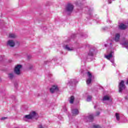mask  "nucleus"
I'll return each mask as SVG.
<instances>
[{
	"label": "nucleus",
	"mask_w": 128,
	"mask_h": 128,
	"mask_svg": "<svg viewBox=\"0 0 128 128\" xmlns=\"http://www.w3.org/2000/svg\"><path fill=\"white\" fill-rule=\"evenodd\" d=\"M74 5L72 4H68L65 8V12L66 14H72V11L74 10Z\"/></svg>",
	"instance_id": "nucleus-1"
},
{
	"label": "nucleus",
	"mask_w": 128,
	"mask_h": 128,
	"mask_svg": "<svg viewBox=\"0 0 128 128\" xmlns=\"http://www.w3.org/2000/svg\"><path fill=\"white\" fill-rule=\"evenodd\" d=\"M22 66L20 64H18L16 65L14 69V72L16 74H17V76H20V74H22Z\"/></svg>",
	"instance_id": "nucleus-2"
},
{
	"label": "nucleus",
	"mask_w": 128,
	"mask_h": 128,
	"mask_svg": "<svg viewBox=\"0 0 128 128\" xmlns=\"http://www.w3.org/2000/svg\"><path fill=\"white\" fill-rule=\"evenodd\" d=\"M36 116V112H32L29 114L26 115L24 116V120H32V118H34Z\"/></svg>",
	"instance_id": "nucleus-3"
},
{
	"label": "nucleus",
	"mask_w": 128,
	"mask_h": 128,
	"mask_svg": "<svg viewBox=\"0 0 128 128\" xmlns=\"http://www.w3.org/2000/svg\"><path fill=\"white\" fill-rule=\"evenodd\" d=\"M125 88L126 86L124 85V80H122L119 84V92H122Z\"/></svg>",
	"instance_id": "nucleus-4"
},
{
	"label": "nucleus",
	"mask_w": 128,
	"mask_h": 128,
	"mask_svg": "<svg viewBox=\"0 0 128 128\" xmlns=\"http://www.w3.org/2000/svg\"><path fill=\"white\" fill-rule=\"evenodd\" d=\"M114 52L110 51L109 53L108 52V54L105 55V58H107V60H110V62L114 64V60H110V58H112V54Z\"/></svg>",
	"instance_id": "nucleus-5"
},
{
	"label": "nucleus",
	"mask_w": 128,
	"mask_h": 128,
	"mask_svg": "<svg viewBox=\"0 0 128 128\" xmlns=\"http://www.w3.org/2000/svg\"><path fill=\"white\" fill-rule=\"evenodd\" d=\"M88 78L87 79L86 82L87 84H90V82H92V76L90 72H88L87 73Z\"/></svg>",
	"instance_id": "nucleus-6"
},
{
	"label": "nucleus",
	"mask_w": 128,
	"mask_h": 128,
	"mask_svg": "<svg viewBox=\"0 0 128 128\" xmlns=\"http://www.w3.org/2000/svg\"><path fill=\"white\" fill-rule=\"evenodd\" d=\"M7 46H10V48H14V46H16V42L14 40H8L7 42Z\"/></svg>",
	"instance_id": "nucleus-7"
},
{
	"label": "nucleus",
	"mask_w": 128,
	"mask_h": 128,
	"mask_svg": "<svg viewBox=\"0 0 128 128\" xmlns=\"http://www.w3.org/2000/svg\"><path fill=\"white\" fill-rule=\"evenodd\" d=\"M58 86H52L50 88V92L52 94H54V92H58Z\"/></svg>",
	"instance_id": "nucleus-8"
},
{
	"label": "nucleus",
	"mask_w": 128,
	"mask_h": 128,
	"mask_svg": "<svg viewBox=\"0 0 128 128\" xmlns=\"http://www.w3.org/2000/svg\"><path fill=\"white\" fill-rule=\"evenodd\" d=\"M8 38H18V35L14 33H10L8 34Z\"/></svg>",
	"instance_id": "nucleus-9"
},
{
	"label": "nucleus",
	"mask_w": 128,
	"mask_h": 128,
	"mask_svg": "<svg viewBox=\"0 0 128 128\" xmlns=\"http://www.w3.org/2000/svg\"><path fill=\"white\" fill-rule=\"evenodd\" d=\"M102 100L106 101V100H110V102H112V100L110 96H104Z\"/></svg>",
	"instance_id": "nucleus-10"
},
{
	"label": "nucleus",
	"mask_w": 128,
	"mask_h": 128,
	"mask_svg": "<svg viewBox=\"0 0 128 128\" xmlns=\"http://www.w3.org/2000/svg\"><path fill=\"white\" fill-rule=\"evenodd\" d=\"M65 50H68L69 52H72V50H74V48L70 47L68 45H66L65 46Z\"/></svg>",
	"instance_id": "nucleus-11"
},
{
	"label": "nucleus",
	"mask_w": 128,
	"mask_h": 128,
	"mask_svg": "<svg viewBox=\"0 0 128 128\" xmlns=\"http://www.w3.org/2000/svg\"><path fill=\"white\" fill-rule=\"evenodd\" d=\"M72 113L73 116H76V114H78V110L77 109H74L72 110Z\"/></svg>",
	"instance_id": "nucleus-12"
},
{
	"label": "nucleus",
	"mask_w": 128,
	"mask_h": 128,
	"mask_svg": "<svg viewBox=\"0 0 128 128\" xmlns=\"http://www.w3.org/2000/svg\"><path fill=\"white\" fill-rule=\"evenodd\" d=\"M94 50H90L88 54V56H94Z\"/></svg>",
	"instance_id": "nucleus-13"
},
{
	"label": "nucleus",
	"mask_w": 128,
	"mask_h": 128,
	"mask_svg": "<svg viewBox=\"0 0 128 128\" xmlns=\"http://www.w3.org/2000/svg\"><path fill=\"white\" fill-rule=\"evenodd\" d=\"M120 34H116L115 36L114 40L115 42H118L120 40Z\"/></svg>",
	"instance_id": "nucleus-14"
},
{
	"label": "nucleus",
	"mask_w": 128,
	"mask_h": 128,
	"mask_svg": "<svg viewBox=\"0 0 128 128\" xmlns=\"http://www.w3.org/2000/svg\"><path fill=\"white\" fill-rule=\"evenodd\" d=\"M119 28L120 30H126V26L124 24H120L119 26Z\"/></svg>",
	"instance_id": "nucleus-15"
},
{
	"label": "nucleus",
	"mask_w": 128,
	"mask_h": 128,
	"mask_svg": "<svg viewBox=\"0 0 128 128\" xmlns=\"http://www.w3.org/2000/svg\"><path fill=\"white\" fill-rule=\"evenodd\" d=\"M74 96H72L70 98V104H74Z\"/></svg>",
	"instance_id": "nucleus-16"
},
{
	"label": "nucleus",
	"mask_w": 128,
	"mask_h": 128,
	"mask_svg": "<svg viewBox=\"0 0 128 128\" xmlns=\"http://www.w3.org/2000/svg\"><path fill=\"white\" fill-rule=\"evenodd\" d=\"M14 73H10L9 74H8V77L9 78H10V80L14 78Z\"/></svg>",
	"instance_id": "nucleus-17"
},
{
	"label": "nucleus",
	"mask_w": 128,
	"mask_h": 128,
	"mask_svg": "<svg viewBox=\"0 0 128 128\" xmlns=\"http://www.w3.org/2000/svg\"><path fill=\"white\" fill-rule=\"evenodd\" d=\"M122 44H123V46H126V48H128V41L125 42Z\"/></svg>",
	"instance_id": "nucleus-18"
},
{
	"label": "nucleus",
	"mask_w": 128,
	"mask_h": 128,
	"mask_svg": "<svg viewBox=\"0 0 128 128\" xmlns=\"http://www.w3.org/2000/svg\"><path fill=\"white\" fill-rule=\"evenodd\" d=\"M92 97L90 96H88L87 97L86 101L87 102H90L92 100Z\"/></svg>",
	"instance_id": "nucleus-19"
},
{
	"label": "nucleus",
	"mask_w": 128,
	"mask_h": 128,
	"mask_svg": "<svg viewBox=\"0 0 128 128\" xmlns=\"http://www.w3.org/2000/svg\"><path fill=\"white\" fill-rule=\"evenodd\" d=\"M88 120L90 122H92V120H94V116L90 115L88 117Z\"/></svg>",
	"instance_id": "nucleus-20"
},
{
	"label": "nucleus",
	"mask_w": 128,
	"mask_h": 128,
	"mask_svg": "<svg viewBox=\"0 0 128 128\" xmlns=\"http://www.w3.org/2000/svg\"><path fill=\"white\" fill-rule=\"evenodd\" d=\"M116 120H120V114L118 113L116 114Z\"/></svg>",
	"instance_id": "nucleus-21"
},
{
	"label": "nucleus",
	"mask_w": 128,
	"mask_h": 128,
	"mask_svg": "<svg viewBox=\"0 0 128 128\" xmlns=\"http://www.w3.org/2000/svg\"><path fill=\"white\" fill-rule=\"evenodd\" d=\"M92 128H102V127L98 125H94Z\"/></svg>",
	"instance_id": "nucleus-22"
},
{
	"label": "nucleus",
	"mask_w": 128,
	"mask_h": 128,
	"mask_svg": "<svg viewBox=\"0 0 128 128\" xmlns=\"http://www.w3.org/2000/svg\"><path fill=\"white\" fill-rule=\"evenodd\" d=\"M100 114V112H97L96 114H95L96 116H98Z\"/></svg>",
	"instance_id": "nucleus-23"
},
{
	"label": "nucleus",
	"mask_w": 128,
	"mask_h": 128,
	"mask_svg": "<svg viewBox=\"0 0 128 128\" xmlns=\"http://www.w3.org/2000/svg\"><path fill=\"white\" fill-rule=\"evenodd\" d=\"M6 118H6V117H2V118H1V120H6Z\"/></svg>",
	"instance_id": "nucleus-24"
},
{
	"label": "nucleus",
	"mask_w": 128,
	"mask_h": 128,
	"mask_svg": "<svg viewBox=\"0 0 128 128\" xmlns=\"http://www.w3.org/2000/svg\"><path fill=\"white\" fill-rule=\"evenodd\" d=\"M34 68V66H30V67L29 68H30V70H32V68Z\"/></svg>",
	"instance_id": "nucleus-25"
},
{
	"label": "nucleus",
	"mask_w": 128,
	"mask_h": 128,
	"mask_svg": "<svg viewBox=\"0 0 128 128\" xmlns=\"http://www.w3.org/2000/svg\"><path fill=\"white\" fill-rule=\"evenodd\" d=\"M126 100H128V96L126 97Z\"/></svg>",
	"instance_id": "nucleus-26"
},
{
	"label": "nucleus",
	"mask_w": 128,
	"mask_h": 128,
	"mask_svg": "<svg viewBox=\"0 0 128 128\" xmlns=\"http://www.w3.org/2000/svg\"><path fill=\"white\" fill-rule=\"evenodd\" d=\"M112 3V1H108V4H111Z\"/></svg>",
	"instance_id": "nucleus-27"
},
{
	"label": "nucleus",
	"mask_w": 128,
	"mask_h": 128,
	"mask_svg": "<svg viewBox=\"0 0 128 128\" xmlns=\"http://www.w3.org/2000/svg\"><path fill=\"white\" fill-rule=\"evenodd\" d=\"M126 84H128V80H127Z\"/></svg>",
	"instance_id": "nucleus-28"
},
{
	"label": "nucleus",
	"mask_w": 128,
	"mask_h": 128,
	"mask_svg": "<svg viewBox=\"0 0 128 128\" xmlns=\"http://www.w3.org/2000/svg\"><path fill=\"white\" fill-rule=\"evenodd\" d=\"M2 81V78H0V82Z\"/></svg>",
	"instance_id": "nucleus-29"
},
{
	"label": "nucleus",
	"mask_w": 128,
	"mask_h": 128,
	"mask_svg": "<svg viewBox=\"0 0 128 128\" xmlns=\"http://www.w3.org/2000/svg\"><path fill=\"white\" fill-rule=\"evenodd\" d=\"M105 46H106V45H105Z\"/></svg>",
	"instance_id": "nucleus-30"
}]
</instances>
